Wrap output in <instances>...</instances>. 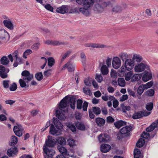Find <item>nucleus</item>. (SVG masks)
I'll list each match as a JSON object with an SVG mask.
<instances>
[{
    "label": "nucleus",
    "mask_w": 158,
    "mask_h": 158,
    "mask_svg": "<svg viewBox=\"0 0 158 158\" xmlns=\"http://www.w3.org/2000/svg\"><path fill=\"white\" fill-rule=\"evenodd\" d=\"M96 0H74L79 5H82V7L75 8L74 10L75 12H78L79 11L86 16L89 15L91 12V8L95 2Z\"/></svg>",
    "instance_id": "f257e3e1"
},
{
    "label": "nucleus",
    "mask_w": 158,
    "mask_h": 158,
    "mask_svg": "<svg viewBox=\"0 0 158 158\" xmlns=\"http://www.w3.org/2000/svg\"><path fill=\"white\" fill-rule=\"evenodd\" d=\"M111 2L109 1L97 2L93 5V10L96 13H102L104 11L105 8L109 6Z\"/></svg>",
    "instance_id": "f03ea898"
},
{
    "label": "nucleus",
    "mask_w": 158,
    "mask_h": 158,
    "mask_svg": "<svg viewBox=\"0 0 158 158\" xmlns=\"http://www.w3.org/2000/svg\"><path fill=\"white\" fill-rule=\"evenodd\" d=\"M21 75L23 77V79L19 80V83L20 86L22 88H24L27 86L26 83H28L33 79V76L32 74H30L27 70L23 71L21 73Z\"/></svg>",
    "instance_id": "7ed1b4c3"
},
{
    "label": "nucleus",
    "mask_w": 158,
    "mask_h": 158,
    "mask_svg": "<svg viewBox=\"0 0 158 158\" xmlns=\"http://www.w3.org/2000/svg\"><path fill=\"white\" fill-rule=\"evenodd\" d=\"M134 62L131 59H127L125 60L124 65H123L118 70V74H121L120 73H124L126 70L130 71L134 67Z\"/></svg>",
    "instance_id": "20e7f679"
},
{
    "label": "nucleus",
    "mask_w": 158,
    "mask_h": 158,
    "mask_svg": "<svg viewBox=\"0 0 158 158\" xmlns=\"http://www.w3.org/2000/svg\"><path fill=\"white\" fill-rule=\"evenodd\" d=\"M13 131L15 134L19 137L22 136L24 133V128L20 124L17 123L14 126Z\"/></svg>",
    "instance_id": "39448f33"
},
{
    "label": "nucleus",
    "mask_w": 158,
    "mask_h": 158,
    "mask_svg": "<svg viewBox=\"0 0 158 158\" xmlns=\"http://www.w3.org/2000/svg\"><path fill=\"white\" fill-rule=\"evenodd\" d=\"M10 36L8 32L4 30L0 31V41L1 44L6 43L10 40Z\"/></svg>",
    "instance_id": "423d86ee"
},
{
    "label": "nucleus",
    "mask_w": 158,
    "mask_h": 158,
    "mask_svg": "<svg viewBox=\"0 0 158 158\" xmlns=\"http://www.w3.org/2000/svg\"><path fill=\"white\" fill-rule=\"evenodd\" d=\"M43 151L45 153L44 158H52L54 155L55 152L52 148H48L46 145H44L43 147Z\"/></svg>",
    "instance_id": "0eeeda50"
},
{
    "label": "nucleus",
    "mask_w": 158,
    "mask_h": 158,
    "mask_svg": "<svg viewBox=\"0 0 158 158\" xmlns=\"http://www.w3.org/2000/svg\"><path fill=\"white\" fill-rule=\"evenodd\" d=\"M19 152L17 148L15 146H13L7 151V154L10 157H14L17 156Z\"/></svg>",
    "instance_id": "6e6552de"
},
{
    "label": "nucleus",
    "mask_w": 158,
    "mask_h": 158,
    "mask_svg": "<svg viewBox=\"0 0 158 158\" xmlns=\"http://www.w3.org/2000/svg\"><path fill=\"white\" fill-rule=\"evenodd\" d=\"M150 113L146 111H139L134 113L132 116L134 119H136L140 118L143 116H147L150 114Z\"/></svg>",
    "instance_id": "1a4fd4ad"
},
{
    "label": "nucleus",
    "mask_w": 158,
    "mask_h": 158,
    "mask_svg": "<svg viewBox=\"0 0 158 158\" xmlns=\"http://www.w3.org/2000/svg\"><path fill=\"white\" fill-rule=\"evenodd\" d=\"M66 96L60 102L59 105V110H68L66 108L68 106L69 102V98H66Z\"/></svg>",
    "instance_id": "9d476101"
},
{
    "label": "nucleus",
    "mask_w": 158,
    "mask_h": 158,
    "mask_svg": "<svg viewBox=\"0 0 158 158\" xmlns=\"http://www.w3.org/2000/svg\"><path fill=\"white\" fill-rule=\"evenodd\" d=\"M9 72V69H6L4 66L0 65V77L3 79L8 77L7 73Z\"/></svg>",
    "instance_id": "9b49d317"
},
{
    "label": "nucleus",
    "mask_w": 158,
    "mask_h": 158,
    "mask_svg": "<svg viewBox=\"0 0 158 158\" xmlns=\"http://www.w3.org/2000/svg\"><path fill=\"white\" fill-rule=\"evenodd\" d=\"M121 60L118 57H114L112 59V65L115 69H118L121 66Z\"/></svg>",
    "instance_id": "f8f14e48"
},
{
    "label": "nucleus",
    "mask_w": 158,
    "mask_h": 158,
    "mask_svg": "<svg viewBox=\"0 0 158 158\" xmlns=\"http://www.w3.org/2000/svg\"><path fill=\"white\" fill-rule=\"evenodd\" d=\"M112 11L115 12H121L123 9L126 8L127 6L126 4H123L122 6L118 4H116L113 6H112Z\"/></svg>",
    "instance_id": "ddd939ff"
},
{
    "label": "nucleus",
    "mask_w": 158,
    "mask_h": 158,
    "mask_svg": "<svg viewBox=\"0 0 158 158\" xmlns=\"http://www.w3.org/2000/svg\"><path fill=\"white\" fill-rule=\"evenodd\" d=\"M48 139L46 140L44 145L49 147H52L56 144V141L54 138L50 135L48 136Z\"/></svg>",
    "instance_id": "4468645a"
},
{
    "label": "nucleus",
    "mask_w": 158,
    "mask_h": 158,
    "mask_svg": "<svg viewBox=\"0 0 158 158\" xmlns=\"http://www.w3.org/2000/svg\"><path fill=\"white\" fill-rule=\"evenodd\" d=\"M68 110L67 109L64 110H57L56 111V116L58 119L60 120H64L66 117L64 114L65 112H68Z\"/></svg>",
    "instance_id": "2eb2a0df"
},
{
    "label": "nucleus",
    "mask_w": 158,
    "mask_h": 158,
    "mask_svg": "<svg viewBox=\"0 0 158 158\" xmlns=\"http://www.w3.org/2000/svg\"><path fill=\"white\" fill-rule=\"evenodd\" d=\"M146 64L144 63H140L136 65L134 67V71L136 73H140L143 71L145 69Z\"/></svg>",
    "instance_id": "dca6fc26"
},
{
    "label": "nucleus",
    "mask_w": 158,
    "mask_h": 158,
    "mask_svg": "<svg viewBox=\"0 0 158 158\" xmlns=\"http://www.w3.org/2000/svg\"><path fill=\"white\" fill-rule=\"evenodd\" d=\"M69 6L67 5H63L56 9V12L62 14L68 13L69 11Z\"/></svg>",
    "instance_id": "f3484780"
},
{
    "label": "nucleus",
    "mask_w": 158,
    "mask_h": 158,
    "mask_svg": "<svg viewBox=\"0 0 158 158\" xmlns=\"http://www.w3.org/2000/svg\"><path fill=\"white\" fill-rule=\"evenodd\" d=\"M84 46L86 47H91L96 48H102L106 47V46L104 45L91 43L85 44Z\"/></svg>",
    "instance_id": "a211bd4d"
},
{
    "label": "nucleus",
    "mask_w": 158,
    "mask_h": 158,
    "mask_svg": "<svg viewBox=\"0 0 158 158\" xmlns=\"http://www.w3.org/2000/svg\"><path fill=\"white\" fill-rule=\"evenodd\" d=\"M98 139L100 142H106L110 140V136L107 134H101L98 136Z\"/></svg>",
    "instance_id": "6ab92c4d"
},
{
    "label": "nucleus",
    "mask_w": 158,
    "mask_h": 158,
    "mask_svg": "<svg viewBox=\"0 0 158 158\" xmlns=\"http://www.w3.org/2000/svg\"><path fill=\"white\" fill-rule=\"evenodd\" d=\"M75 67V65H73L71 62L69 61L63 66V69L67 68L69 72H71L74 70Z\"/></svg>",
    "instance_id": "aec40b11"
},
{
    "label": "nucleus",
    "mask_w": 158,
    "mask_h": 158,
    "mask_svg": "<svg viewBox=\"0 0 158 158\" xmlns=\"http://www.w3.org/2000/svg\"><path fill=\"white\" fill-rule=\"evenodd\" d=\"M111 148V146L109 145L106 144H103L100 147L101 151L104 153L108 152Z\"/></svg>",
    "instance_id": "412c9836"
},
{
    "label": "nucleus",
    "mask_w": 158,
    "mask_h": 158,
    "mask_svg": "<svg viewBox=\"0 0 158 158\" xmlns=\"http://www.w3.org/2000/svg\"><path fill=\"white\" fill-rule=\"evenodd\" d=\"M156 128L158 129V123L156 121V122L152 123L151 125L146 129V131L147 132H150L153 131Z\"/></svg>",
    "instance_id": "4be33fe9"
},
{
    "label": "nucleus",
    "mask_w": 158,
    "mask_h": 158,
    "mask_svg": "<svg viewBox=\"0 0 158 158\" xmlns=\"http://www.w3.org/2000/svg\"><path fill=\"white\" fill-rule=\"evenodd\" d=\"M156 128L158 129V123L156 121V122L152 123L151 125L146 129V131L147 132H150L153 131Z\"/></svg>",
    "instance_id": "5701e85b"
},
{
    "label": "nucleus",
    "mask_w": 158,
    "mask_h": 158,
    "mask_svg": "<svg viewBox=\"0 0 158 158\" xmlns=\"http://www.w3.org/2000/svg\"><path fill=\"white\" fill-rule=\"evenodd\" d=\"M152 77V75L150 73L145 72L142 77V79L144 81L146 82L151 79Z\"/></svg>",
    "instance_id": "b1692460"
},
{
    "label": "nucleus",
    "mask_w": 158,
    "mask_h": 158,
    "mask_svg": "<svg viewBox=\"0 0 158 158\" xmlns=\"http://www.w3.org/2000/svg\"><path fill=\"white\" fill-rule=\"evenodd\" d=\"M95 122L98 127L103 126L105 123V120L103 118L98 117L95 119Z\"/></svg>",
    "instance_id": "393cba45"
},
{
    "label": "nucleus",
    "mask_w": 158,
    "mask_h": 158,
    "mask_svg": "<svg viewBox=\"0 0 158 158\" xmlns=\"http://www.w3.org/2000/svg\"><path fill=\"white\" fill-rule=\"evenodd\" d=\"M132 60L133 62H139L142 60V58L139 55L134 54L133 55Z\"/></svg>",
    "instance_id": "a878e982"
},
{
    "label": "nucleus",
    "mask_w": 158,
    "mask_h": 158,
    "mask_svg": "<svg viewBox=\"0 0 158 158\" xmlns=\"http://www.w3.org/2000/svg\"><path fill=\"white\" fill-rule=\"evenodd\" d=\"M142 77V75L139 73H135L132 75L131 78V81L132 82L138 81H139Z\"/></svg>",
    "instance_id": "bb28decb"
},
{
    "label": "nucleus",
    "mask_w": 158,
    "mask_h": 158,
    "mask_svg": "<svg viewBox=\"0 0 158 158\" xmlns=\"http://www.w3.org/2000/svg\"><path fill=\"white\" fill-rule=\"evenodd\" d=\"M4 25L10 30H12L13 29V25L11 22L10 20H5L3 21Z\"/></svg>",
    "instance_id": "cd10ccee"
},
{
    "label": "nucleus",
    "mask_w": 158,
    "mask_h": 158,
    "mask_svg": "<svg viewBox=\"0 0 158 158\" xmlns=\"http://www.w3.org/2000/svg\"><path fill=\"white\" fill-rule=\"evenodd\" d=\"M69 102H70V104L71 108L74 109L75 108V104L76 103V98L74 97H72L69 99Z\"/></svg>",
    "instance_id": "c85d7f7f"
},
{
    "label": "nucleus",
    "mask_w": 158,
    "mask_h": 158,
    "mask_svg": "<svg viewBox=\"0 0 158 158\" xmlns=\"http://www.w3.org/2000/svg\"><path fill=\"white\" fill-rule=\"evenodd\" d=\"M53 123L55 126L58 129H60L62 126V124L56 118H53Z\"/></svg>",
    "instance_id": "c756f323"
},
{
    "label": "nucleus",
    "mask_w": 158,
    "mask_h": 158,
    "mask_svg": "<svg viewBox=\"0 0 158 158\" xmlns=\"http://www.w3.org/2000/svg\"><path fill=\"white\" fill-rule=\"evenodd\" d=\"M101 71L103 75H106L109 72L108 67L105 64H102L101 68Z\"/></svg>",
    "instance_id": "7c9ffc66"
},
{
    "label": "nucleus",
    "mask_w": 158,
    "mask_h": 158,
    "mask_svg": "<svg viewBox=\"0 0 158 158\" xmlns=\"http://www.w3.org/2000/svg\"><path fill=\"white\" fill-rule=\"evenodd\" d=\"M131 128L129 126H126L123 127L120 130V133L122 134H125L131 130Z\"/></svg>",
    "instance_id": "2f4dec72"
},
{
    "label": "nucleus",
    "mask_w": 158,
    "mask_h": 158,
    "mask_svg": "<svg viewBox=\"0 0 158 158\" xmlns=\"http://www.w3.org/2000/svg\"><path fill=\"white\" fill-rule=\"evenodd\" d=\"M126 123L122 120H120L114 123L115 127L118 128H119L121 126L126 125Z\"/></svg>",
    "instance_id": "473e14b6"
},
{
    "label": "nucleus",
    "mask_w": 158,
    "mask_h": 158,
    "mask_svg": "<svg viewBox=\"0 0 158 158\" xmlns=\"http://www.w3.org/2000/svg\"><path fill=\"white\" fill-rule=\"evenodd\" d=\"M22 58L21 57H18L15 59V60L13 64V66L14 67H16L18 66V64H22Z\"/></svg>",
    "instance_id": "72a5a7b5"
},
{
    "label": "nucleus",
    "mask_w": 158,
    "mask_h": 158,
    "mask_svg": "<svg viewBox=\"0 0 158 158\" xmlns=\"http://www.w3.org/2000/svg\"><path fill=\"white\" fill-rule=\"evenodd\" d=\"M57 148L61 153L64 155L67 154V151L65 148L62 146L59 145L58 146Z\"/></svg>",
    "instance_id": "f704fd0d"
},
{
    "label": "nucleus",
    "mask_w": 158,
    "mask_h": 158,
    "mask_svg": "<svg viewBox=\"0 0 158 158\" xmlns=\"http://www.w3.org/2000/svg\"><path fill=\"white\" fill-rule=\"evenodd\" d=\"M1 63L3 65H6L9 63V60L6 56H3L0 60Z\"/></svg>",
    "instance_id": "c9c22d12"
},
{
    "label": "nucleus",
    "mask_w": 158,
    "mask_h": 158,
    "mask_svg": "<svg viewBox=\"0 0 158 158\" xmlns=\"http://www.w3.org/2000/svg\"><path fill=\"white\" fill-rule=\"evenodd\" d=\"M11 146L15 145L18 142V138L15 135L12 136L11 139Z\"/></svg>",
    "instance_id": "e433bc0d"
},
{
    "label": "nucleus",
    "mask_w": 158,
    "mask_h": 158,
    "mask_svg": "<svg viewBox=\"0 0 158 158\" xmlns=\"http://www.w3.org/2000/svg\"><path fill=\"white\" fill-rule=\"evenodd\" d=\"M133 75V72L130 71L125 74V79L127 81L131 80V78Z\"/></svg>",
    "instance_id": "4c0bfd02"
},
{
    "label": "nucleus",
    "mask_w": 158,
    "mask_h": 158,
    "mask_svg": "<svg viewBox=\"0 0 158 158\" xmlns=\"http://www.w3.org/2000/svg\"><path fill=\"white\" fill-rule=\"evenodd\" d=\"M72 52V51L71 50H69L66 51L63 55L62 56L61 61L62 62L64 60H65L67 57H68L69 55Z\"/></svg>",
    "instance_id": "58836bf2"
},
{
    "label": "nucleus",
    "mask_w": 158,
    "mask_h": 158,
    "mask_svg": "<svg viewBox=\"0 0 158 158\" xmlns=\"http://www.w3.org/2000/svg\"><path fill=\"white\" fill-rule=\"evenodd\" d=\"M134 158H139L141 156L140 150L137 148L135 149L134 152Z\"/></svg>",
    "instance_id": "ea45409f"
},
{
    "label": "nucleus",
    "mask_w": 158,
    "mask_h": 158,
    "mask_svg": "<svg viewBox=\"0 0 158 158\" xmlns=\"http://www.w3.org/2000/svg\"><path fill=\"white\" fill-rule=\"evenodd\" d=\"M75 125L77 128L81 130H84L85 129V126L83 123L78 122L76 123Z\"/></svg>",
    "instance_id": "a19ab883"
},
{
    "label": "nucleus",
    "mask_w": 158,
    "mask_h": 158,
    "mask_svg": "<svg viewBox=\"0 0 158 158\" xmlns=\"http://www.w3.org/2000/svg\"><path fill=\"white\" fill-rule=\"evenodd\" d=\"M145 143V140L143 139H140L136 143V146L140 148L143 146Z\"/></svg>",
    "instance_id": "79ce46f5"
},
{
    "label": "nucleus",
    "mask_w": 158,
    "mask_h": 158,
    "mask_svg": "<svg viewBox=\"0 0 158 158\" xmlns=\"http://www.w3.org/2000/svg\"><path fill=\"white\" fill-rule=\"evenodd\" d=\"M48 65L50 67H52L53 66L55 63L54 59L52 57H49L48 59Z\"/></svg>",
    "instance_id": "37998d69"
},
{
    "label": "nucleus",
    "mask_w": 158,
    "mask_h": 158,
    "mask_svg": "<svg viewBox=\"0 0 158 158\" xmlns=\"http://www.w3.org/2000/svg\"><path fill=\"white\" fill-rule=\"evenodd\" d=\"M118 85L124 87L125 85V81L123 78H119L118 80Z\"/></svg>",
    "instance_id": "c03bdc74"
},
{
    "label": "nucleus",
    "mask_w": 158,
    "mask_h": 158,
    "mask_svg": "<svg viewBox=\"0 0 158 158\" xmlns=\"http://www.w3.org/2000/svg\"><path fill=\"white\" fill-rule=\"evenodd\" d=\"M57 131L56 130L54 125L53 124H51L50 127V133L52 135H54L57 133Z\"/></svg>",
    "instance_id": "a18cd8bd"
},
{
    "label": "nucleus",
    "mask_w": 158,
    "mask_h": 158,
    "mask_svg": "<svg viewBox=\"0 0 158 158\" xmlns=\"http://www.w3.org/2000/svg\"><path fill=\"white\" fill-rule=\"evenodd\" d=\"M58 143L60 145H64L66 143V141L65 139L63 137H59L57 139Z\"/></svg>",
    "instance_id": "49530a36"
},
{
    "label": "nucleus",
    "mask_w": 158,
    "mask_h": 158,
    "mask_svg": "<svg viewBox=\"0 0 158 158\" xmlns=\"http://www.w3.org/2000/svg\"><path fill=\"white\" fill-rule=\"evenodd\" d=\"M92 110L93 113L96 114L98 115L101 113V110L100 108L98 107H93Z\"/></svg>",
    "instance_id": "de8ad7c7"
},
{
    "label": "nucleus",
    "mask_w": 158,
    "mask_h": 158,
    "mask_svg": "<svg viewBox=\"0 0 158 158\" xmlns=\"http://www.w3.org/2000/svg\"><path fill=\"white\" fill-rule=\"evenodd\" d=\"M119 57L123 61L128 59V55L126 53H121L119 55Z\"/></svg>",
    "instance_id": "09e8293b"
},
{
    "label": "nucleus",
    "mask_w": 158,
    "mask_h": 158,
    "mask_svg": "<svg viewBox=\"0 0 158 158\" xmlns=\"http://www.w3.org/2000/svg\"><path fill=\"white\" fill-rule=\"evenodd\" d=\"M35 77L37 80L41 81L43 78L42 73L40 72L36 73L35 75Z\"/></svg>",
    "instance_id": "8fccbe9b"
},
{
    "label": "nucleus",
    "mask_w": 158,
    "mask_h": 158,
    "mask_svg": "<svg viewBox=\"0 0 158 158\" xmlns=\"http://www.w3.org/2000/svg\"><path fill=\"white\" fill-rule=\"evenodd\" d=\"M145 89L144 88L142 85H141L137 89V93L138 94L141 95Z\"/></svg>",
    "instance_id": "3c124183"
},
{
    "label": "nucleus",
    "mask_w": 158,
    "mask_h": 158,
    "mask_svg": "<svg viewBox=\"0 0 158 158\" xmlns=\"http://www.w3.org/2000/svg\"><path fill=\"white\" fill-rule=\"evenodd\" d=\"M67 126L72 131L74 132L76 131V128L73 124L71 123H68L67 125Z\"/></svg>",
    "instance_id": "603ef678"
},
{
    "label": "nucleus",
    "mask_w": 158,
    "mask_h": 158,
    "mask_svg": "<svg viewBox=\"0 0 158 158\" xmlns=\"http://www.w3.org/2000/svg\"><path fill=\"white\" fill-rule=\"evenodd\" d=\"M154 94V91L153 89H150L146 91L145 94L146 95L149 96H152Z\"/></svg>",
    "instance_id": "864d4df0"
},
{
    "label": "nucleus",
    "mask_w": 158,
    "mask_h": 158,
    "mask_svg": "<svg viewBox=\"0 0 158 158\" xmlns=\"http://www.w3.org/2000/svg\"><path fill=\"white\" fill-rule=\"evenodd\" d=\"M32 51L31 50H27L23 52V56L24 58L26 59L27 58V56L32 53Z\"/></svg>",
    "instance_id": "5fc2aeb1"
},
{
    "label": "nucleus",
    "mask_w": 158,
    "mask_h": 158,
    "mask_svg": "<svg viewBox=\"0 0 158 158\" xmlns=\"http://www.w3.org/2000/svg\"><path fill=\"white\" fill-rule=\"evenodd\" d=\"M83 89L84 93L85 94L89 96H90L92 94L91 91L89 88L85 87L83 88Z\"/></svg>",
    "instance_id": "6e6d98bb"
},
{
    "label": "nucleus",
    "mask_w": 158,
    "mask_h": 158,
    "mask_svg": "<svg viewBox=\"0 0 158 158\" xmlns=\"http://www.w3.org/2000/svg\"><path fill=\"white\" fill-rule=\"evenodd\" d=\"M10 81L9 80H5L3 81L2 82V85L5 88H7L9 86V84Z\"/></svg>",
    "instance_id": "4d7b16f0"
},
{
    "label": "nucleus",
    "mask_w": 158,
    "mask_h": 158,
    "mask_svg": "<svg viewBox=\"0 0 158 158\" xmlns=\"http://www.w3.org/2000/svg\"><path fill=\"white\" fill-rule=\"evenodd\" d=\"M67 141L70 147H73L76 145L75 140L72 139H69Z\"/></svg>",
    "instance_id": "13d9d810"
},
{
    "label": "nucleus",
    "mask_w": 158,
    "mask_h": 158,
    "mask_svg": "<svg viewBox=\"0 0 158 158\" xmlns=\"http://www.w3.org/2000/svg\"><path fill=\"white\" fill-rule=\"evenodd\" d=\"M153 84V83L152 81H150L145 84H142V85L145 89H147L151 87L152 85Z\"/></svg>",
    "instance_id": "bf43d9fd"
},
{
    "label": "nucleus",
    "mask_w": 158,
    "mask_h": 158,
    "mask_svg": "<svg viewBox=\"0 0 158 158\" xmlns=\"http://www.w3.org/2000/svg\"><path fill=\"white\" fill-rule=\"evenodd\" d=\"M83 101L81 99H78L77 101V107L78 109H81L82 108V105Z\"/></svg>",
    "instance_id": "052dcab7"
},
{
    "label": "nucleus",
    "mask_w": 158,
    "mask_h": 158,
    "mask_svg": "<svg viewBox=\"0 0 158 158\" xmlns=\"http://www.w3.org/2000/svg\"><path fill=\"white\" fill-rule=\"evenodd\" d=\"M122 110L123 112H126L127 111H129L131 109V107L129 106H125L124 105L122 106Z\"/></svg>",
    "instance_id": "680f3d73"
},
{
    "label": "nucleus",
    "mask_w": 158,
    "mask_h": 158,
    "mask_svg": "<svg viewBox=\"0 0 158 158\" xmlns=\"http://www.w3.org/2000/svg\"><path fill=\"white\" fill-rule=\"evenodd\" d=\"M141 136L142 138L147 139H148L151 137L148 133L145 131L143 132V133L141 135Z\"/></svg>",
    "instance_id": "e2e57ef3"
},
{
    "label": "nucleus",
    "mask_w": 158,
    "mask_h": 158,
    "mask_svg": "<svg viewBox=\"0 0 158 158\" xmlns=\"http://www.w3.org/2000/svg\"><path fill=\"white\" fill-rule=\"evenodd\" d=\"M153 107V104L152 103H149L146 105V109L148 110H151Z\"/></svg>",
    "instance_id": "0e129e2a"
},
{
    "label": "nucleus",
    "mask_w": 158,
    "mask_h": 158,
    "mask_svg": "<svg viewBox=\"0 0 158 158\" xmlns=\"http://www.w3.org/2000/svg\"><path fill=\"white\" fill-rule=\"evenodd\" d=\"M95 79L99 83L101 82L103 80V77L100 74H97L95 77Z\"/></svg>",
    "instance_id": "69168bd1"
},
{
    "label": "nucleus",
    "mask_w": 158,
    "mask_h": 158,
    "mask_svg": "<svg viewBox=\"0 0 158 158\" xmlns=\"http://www.w3.org/2000/svg\"><path fill=\"white\" fill-rule=\"evenodd\" d=\"M110 76L112 77L116 78L117 76V74L116 71L113 69H112L110 72Z\"/></svg>",
    "instance_id": "338daca9"
},
{
    "label": "nucleus",
    "mask_w": 158,
    "mask_h": 158,
    "mask_svg": "<svg viewBox=\"0 0 158 158\" xmlns=\"http://www.w3.org/2000/svg\"><path fill=\"white\" fill-rule=\"evenodd\" d=\"M92 80L89 78H86L84 80V83L85 85L88 86H90L91 85Z\"/></svg>",
    "instance_id": "774afa93"
}]
</instances>
